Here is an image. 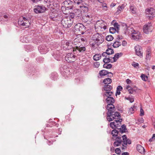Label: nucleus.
Listing matches in <instances>:
<instances>
[{
    "label": "nucleus",
    "mask_w": 155,
    "mask_h": 155,
    "mask_svg": "<svg viewBox=\"0 0 155 155\" xmlns=\"http://www.w3.org/2000/svg\"><path fill=\"white\" fill-rule=\"evenodd\" d=\"M106 109L108 110L107 113V120L109 121H111L114 119L120 117L119 113L115 111V107L113 104H108L106 107Z\"/></svg>",
    "instance_id": "nucleus-1"
},
{
    "label": "nucleus",
    "mask_w": 155,
    "mask_h": 155,
    "mask_svg": "<svg viewBox=\"0 0 155 155\" xmlns=\"http://www.w3.org/2000/svg\"><path fill=\"white\" fill-rule=\"evenodd\" d=\"M78 40V39L76 38L74 40V44L76 45L75 48L73 47L72 45L73 44L71 42H69L67 41H64V43L66 44V46L63 45V47L65 48V50H69L71 49V51H75L76 50H77L80 52H83L86 50L85 48L84 47H80L79 45V44L80 43L79 42L78 43V45H77L76 43Z\"/></svg>",
    "instance_id": "nucleus-2"
},
{
    "label": "nucleus",
    "mask_w": 155,
    "mask_h": 155,
    "mask_svg": "<svg viewBox=\"0 0 155 155\" xmlns=\"http://www.w3.org/2000/svg\"><path fill=\"white\" fill-rule=\"evenodd\" d=\"M73 21V18H71L70 15H69L62 18L61 23L64 27L69 28L72 25Z\"/></svg>",
    "instance_id": "nucleus-3"
},
{
    "label": "nucleus",
    "mask_w": 155,
    "mask_h": 155,
    "mask_svg": "<svg viewBox=\"0 0 155 155\" xmlns=\"http://www.w3.org/2000/svg\"><path fill=\"white\" fill-rule=\"evenodd\" d=\"M29 18L25 17H21L19 18L18 21L19 25L25 27V28L28 27L30 25Z\"/></svg>",
    "instance_id": "nucleus-4"
},
{
    "label": "nucleus",
    "mask_w": 155,
    "mask_h": 155,
    "mask_svg": "<svg viewBox=\"0 0 155 155\" xmlns=\"http://www.w3.org/2000/svg\"><path fill=\"white\" fill-rule=\"evenodd\" d=\"M92 38L97 45L102 43L104 40V37L103 36L98 33L92 36Z\"/></svg>",
    "instance_id": "nucleus-5"
},
{
    "label": "nucleus",
    "mask_w": 155,
    "mask_h": 155,
    "mask_svg": "<svg viewBox=\"0 0 155 155\" xmlns=\"http://www.w3.org/2000/svg\"><path fill=\"white\" fill-rule=\"evenodd\" d=\"M113 94L112 91L105 92L104 93L103 96L104 97H107L106 99L107 103L109 104H113L115 102V100L111 96Z\"/></svg>",
    "instance_id": "nucleus-6"
},
{
    "label": "nucleus",
    "mask_w": 155,
    "mask_h": 155,
    "mask_svg": "<svg viewBox=\"0 0 155 155\" xmlns=\"http://www.w3.org/2000/svg\"><path fill=\"white\" fill-rule=\"evenodd\" d=\"M81 10L78 8L74 9L72 12L70 14V15L71 18H80L82 16V13Z\"/></svg>",
    "instance_id": "nucleus-7"
},
{
    "label": "nucleus",
    "mask_w": 155,
    "mask_h": 155,
    "mask_svg": "<svg viewBox=\"0 0 155 155\" xmlns=\"http://www.w3.org/2000/svg\"><path fill=\"white\" fill-rule=\"evenodd\" d=\"M106 23L102 20L97 21L95 25V27L100 29H103L104 30L107 28Z\"/></svg>",
    "instance_id": "nucleus-8"
},
{
    "label": "nucleus",
    "mask_w": 155,
    "mask_h": 155,
    "mask_svg": "<svg viewBox=\"0 0 155 155\" xmlns=\"http://www.w3.org/2000/svg\"><path fill=\"white\" fill-rule=\"evenodd\" d=\"M60 12L54 11L52 13L51 17L53 21H61L62 16L61 15L59 14Z\"/></svg>",
    "instance_id": "nucleus-9"
},
{
    "label": "nucleus",
    "mask_w": 155,
    "mask_h": 155,
    "mask_svg": "<svg viewBox=\"0 0 155 155\" xmlns=\"http://www.w3.org/2000/svg\"><path fill=\"white\" fill-rule=\"evenodd\" d=\"M122 137L123 139L122 142L123 143H122L123 147L122 148V150H124L126 148L127 144H131V141L130 139L127 138V136L125 135L122 136Z\"/></svg>",
    "instance_id": "nucleus-10"
},
{
    "label": "nucleus",
    "mask_w": 155,
    "mask_h": 155,
    "mask_svg": "<svg viewBox=\"0 0 155 155\" xmlns=\"http://www.w3.org/2000/svg\"><path fill=\"white\" fill-rule=\"evenodd\" d=\"M76 59V56L72 53H68L65 57V59L68 62H73Z\"/></svg>",
    "instance_id": "nucleus-11"
},
{
    "label": "nucleus",
    "mask_w": 155,
    "mask_h": 155,
    "mask_svg": "<svg viewBox=\"0 0 155 155\" xmlns=\"http://www.w3.org/2000/svg\"><path fill=\"white\" fill-rule=\"evenodd\" d=\"M136 54L140 58L143 57V50L142 48L139 45H137L134 47Z\"/></svg>",
    "instance_id": "nucleus-12"
},
{
    "label": "nucleus",
    "mask_w": 155,
    "mask_h": 155,
    "mask_svg": "<svg viewBox=\"0 0 155 155\" xmlns=\"http://www.w3.org/2000/svg\"><path fill=\"white\" fill-rule=\"evenodd\" d=\"M122 26L126 33L128 32L129 34L131 35L133 33V31H135V30H134L133 28L130 26L127 27V25L125 23L123 24Z\"/></svg>",
    "instance_id": "nucleus-13"
},
{
    "label": "nucleus",
    "mask_w": 155,
    "mask_h": 155,
    "mask_svg": "<svg viewBox=\"0 0 155 155\" xmlns=\"http://www.w3.org/2000/svg\"><path fill=\"white\" fill-rule=\"evenodd\" d=\"M152 29V26L151 23H148L144 25L143 27L144 32L148 34L149 32H151Z\"/></svg>",
    "instance_id": "nucleus-14"
},
{
    "label": "nucleus",
    "mask_w": 155,
    "mask_h": 155,
    "mask_svg": "<svg viewBox=\"0 0 155 155\" xmlns=\"http://www.w3.org/2000/svg\"><path fill=\"white\" fill-rule=\"evenodd\" d=\"M46 10V8L43 6H36L34 9V12L36 13H39L44 12Z\"/></svg>",
    "instance_id": "nucleus-15"
},
{
    "label": "nucleus",
    "mask_w": 155,
    "mask_h": 155,
    "mask_svg": "<svg viewBox=\"0 0 155 155\" xmlns=\"http://www.w3.org/2000/svg\"><path fill=\"white\" fill-rule=\"evenodd\" d=\"M74 28L78 33H81L83 31V29H84V26L82 24L78 23L75 25Z\"/></svg>",
    "instance_id": "nucleus-16"
},
{
    "label": "nucleus",
    "mask_w": 155,
    "mask_h": 155,
    "mask_svg": "<svg viewBox=\"0 0 155 155\" xmlns=\"http://www.w3.org/2000/svg\"><path fill=\"white\" fill-rule=\"evenodd\" d=\"M133 32L131 35L132 38L133 39L137 40L141 38V35L139 31L135 30V31H133Z\"/></svg>",
    "instance_id": "nucleus-17"
},
{
    "label": "nucleus",
    "mask_w": 155,
    "mask_h": 155,
    "mask_svg": "<svg viewBox=\"0 0 155 155\" xmlns=\"http://www.w3.org/2000/svg\"><path fill=\"white\" fill-rule=\"evenodd\" d=\"M112 139L113 140H115L114 143V146L115 147H117L121 145L122 142V140L121 137L117 136L116 137L115 139L114 138Z\"/></svg>",
    "instance_id": "nucleus-18"
},
{
    "label": "nucleus",
    "mask_w": 155,
    "mask_h": 155,
    "mask_svg": "<svg viewBox=\"0 0 155 155\" xmlns=\"http://www.w3.org/2000/svg\"><path fill=\"white\" fill-rule=\"evenodd\" d=\"M146 14L150 18H153L155 16V10L153 8H150L146 10Z\"/></svg>",
    "instance_id": "nucleus-19"
},
{
    "label": "nucleus",
    "mask_w": 155,
    "mask_h": 155,
    "mask_svg": "<svg viewBox=\"0 0 155 155\" xmlns=\"http://www.w3.org/2000/svg\"><path fill=\"white\" fill-rule=\"evenodd\" d=\"M48 48H47L45 45H40L38 47V49L40 52L42 54H44L47 53L48 51Z\"/></svg>",
    "instance_id": "nucleus-20"
},
{
    "label": "nucleus",
    "mask_w": 155,
    "mask_h": 155,
    "mask_svg": "<svg viewBox=\"0 0 155 155\" xmlns=\"http://www.w3.org/2000/svg\"><path fill=\"white\" fill-rule=\"evenodd\" d=\"M122 121V119H119V120H118V121H116V122L117 123V124L115 125V123L113 122L110 123V127L112 129H114L115 127H120V125H121V122Z\"/></svg>",
    "instance_id": "nucleus-21"
},
{
    "label": "nucleus",
    "mask_w": 155,
    "mask_h": 155,
    "mask_svg": "<svg viewBox=\"0 0 155 155\" xmlns=\"http://www.w3.org/2000/svg\"><path fill=\"white\" fill-rule=\"evenodd\" d=\"M73 2L70 0H66L63 2L64 6L62 7H66L69 8H73L72 4Z\"/></svg>",
    "instance_id": "nucleus-22"
},
{
    "label": "nucleus",
    "mask_w": 155,
    "mask_h": 155,
    "mask_svg": "<svg viewBox=\"0 0 155 155\" xmlns=\"http://www.w3.org/2000/svg\"><path fill=\"white\" fill-rule=\"evenodd\" d=\"M114 53V51L113 49L111 48H108L106 51L103 53L102 54V56H106L109 55L111 54H112Z\"/></svg>",
    "instance_id": "nucleus-23"
},
{
    "label": "nucleus",
    "mask_w": 155,
    "mask_h": 155,
    "mask_svg": "<svg viewBox=\"0 0 155 155\" xmlns=\"http://www.w3.org/2000/svg\"><path fill=\"white\" fill-rule=\"evenodd\" d=\"M136 148L137 150L141 153L143 154L145 152V150L144 148L140 145H137Z\"/></svg>",
    "instance_id": "nucleus-24"
},
{
    "label": "nucleus",
    "mask_w": 155,
    "mask_h": 155,
    "mask_svg": "<svg viewBox=\"0 0 155 155\" xmlns=\"http://www.w3.org/2000/svg\"><path fill=\"white\" fill-rule=\"evenodd\" d=\"M103 57L105 58H104L103 60V62L105 64H107L110 62H111V61H112V59L111 58V57H109V55H106V56H102Z\"/></svg>",
    "instance_id": "nucleus-25"
},
{
    "label": "nucleus",
    "mask_w": 155,
    "mask_h": 155,
    "mask_svg": "<svg viewBox=\"0 0 155 155\" xmlns=\"http://www.w3.org/2000/svg\"><path fill=\"white\" fill-rule=\"evenodd\" d=\"M109 73L111 74V75L110 76V77H112L113 76V74L111 73L108 72L107 71L105 70H102L100 71L99 74L100 76H105Z\"/></svg>",
    "instance_id": "nucleus-26"
},
{
    "label": "nucleus",
    "mask_w": 155,
    "mask_h": 155,
    "mask_svg": "<svg viewBox=\"0 0 155 155\" xmlns=\"http://www.w3.org/2000/svg\"><path fill=\"white\" fill-rule=\"evenodd\" d=\"M72 8H69L66 7H64L62 6L61 9L63 13L65 15L68 14L70 13L69 10L72 9Z\"/></svg>",
    "instance_id": "nucleus-27"
},
{
    "label": "nucleus",
    "mask_w": 155,
    "mask_h": 155,
    "mask_svg": "<svg viewBox=\"0 0 155 155\" xmlns=\"http://www.w3.org/2000/svg\"><path fill=\"white\" fill-rule=\"evenodd\" d=\"M91 18V15H90L87 14L82 17V21L84 22H87L88 21H89Z\"/></svg>",
    "instance_id": "nucleus-28"
},
{
    "label": "nucleus",
    "mask_w": 155,
    "mask_h": 155,
    "mask_svg": "<svg viewBox=\"0 0 155 155\" xmlns=\"http://www.w3.org/2000/svg\"><path fill=\"white\" fill-rule=\"evenodd\" d=\"M135 110H136V107L135 105H133L129 109L127 114L128 115H130L133 114Z\"/></svg>",
    "instance_id": "nucleus-29"
},
{
    "label": "nucleus",
    "mask_w": 155,
    "mask_h": 155,
    "mask_svg": "<svg viewBox=\"0 0 155 155\" xmlns=\"http://www.w3.org/2000/svg\"><path fill=\"white\" fill-rule=\"evenodd\" d=\"M103 88L106 92L111 91H110L112 89V87L110 85L107 84L105 85L104 86Z\"/></svg>",
    "instance_id": "nucleus-30"
},
{
    "label": "nucleus",
    "mask_w": 155,
    "mask_h": 155,
    "mask_svg": "<svg viewBox=\"0 0 155 155\" xmlns=\"http://www.w3.org/2000/svg\"><path fill=\"white\" fill-rule=\"evenodd\" d=\"M120 54H121V53H117L114 55L113 57H111V58L112 59V61H111V62L113 63L116 62L119 57Z\"/></svg>",
    "instance_id": "nucleus-31"
},
{
    "label": "nucleus",
    "mask_w": 155,
    "mask_h": 155,
    "mask_svg": "<svg viewBox=\"0 0 155 155\" xmlns=\"http://www.w3.org/2000/svg\"><path fill=\"white\" fill-rule=\"evenodd\" d=\"M124 8V7L123 4L121 6H119L117 8V10L116 12V14L117 15L119 14L121 11H123Z\"/></svg>",
    "instance_id": "nucleus-32"
},
{
    "label": "nucleus",
    "mask_w": 155,
    "mask_h": 155,
    "mask_svg": "<svg viewBox=\"0 0 155 155\" xmlns=\"http://www.w3.org/2000/svg\"><path fill=\"white\" fill-rule=\"evenodd\" d=\"M112 82V79L109 78L104 79L103 81V82L105 84H110Z\"/></svg>",
    "instance_id": "nucleus-33"
},
{
    "label": "nucleus",
    "mask_w": 155,
    "mask_h": 155,
    "mask_svg": "<svg viewBox=\"0 0 155 155\" xmlns=\"http://www.w3.org/2000/svg\"><path fill=\"white\" fill-rule=\"evenodd\" d=\"M131 12L132 14H136L137 13V8L133 6H131L130 8Z\"/></svg>",
    "instance_id": "nucleus-34"
},
{
    "label": "nucleus",
    "mask_w": 155,
    "mask_h": 155,
    "mask_svg": "<svg viewBox=\"0 0 155 155\" xmlns=\"http://www.w3.org/2000/svg\"><path fill=\"white\" fill-rule=\"evenodd\" d=\"M102 55L100 54H96L93 56V59L95 61L99 60L101 58Z\"/></svg>",
    "instance_id": "nucleus-35"
},
{
    "label": "nucleus",
    "mask_w": 155,
    "mask_h": 155,
    "mask_svg": "<svg viewBox=\"0 0 155 155\" xmlns=\"http://www.w3.org/2000/svg\"><path fill=\"white\" fill-rule=\"evenodd\" d=\"M118 131L116 129H114L112 130L111 132V134L112 135L113 137H116L118 136Z\"/></svg>",
    "instance_id": "nucleus-36"
},
{
    "label": "nucleus",
    "mask_w": 155,
    "mask_h": 155,
    "mask_svg": "<svg viewBox=\"0 0 155 155\" xmlns=\"http://www.w3.org/2000/svg\"><path fill=\"white\" fill-rule=\"evenodd\" d=\"M121 43L119 41H115L113 43V46L114 48H117L121 45Z\"/></svg>",
    "instance_id": "nucleus-37"
},
{
    "label": "nucleus",
    "mask_w": 155,
    "mask_h": 155,
    "mask_svg": "<svg viewBox=\"0 0 155 155\" xmlns=\"http://www.w3.org/2000/svg\"><path fill=\"white\" fill-rule=\"evenodd\" d=\"M126 126L124 124L123 125L120 129V132L121 134L124 133L126 131Z\"/></svg>",
    "instance_id": "nucleus-38"
},
{
    "label": "nucleus",
    "mask_w": 155,
    "mask_h": 155,
    "mask_svg": "<svg viewBox=\"0 0 155 155\" xmlns=\"http://www.w3.org/2000/svg\"><path fill=\"white\" fill-rule=\"evenodd\" d=\"M151 58V52L150 51H147L146 52V59L150 60Z\"/></svg>",
    "instance_id": "nucleus-39"
},
{
    "label": "nucleus",
    "mask_w": 155,
    "mask_h": 155,
    "mask_svg": "<svg viewBox=\"0 0 155 155\" xmlns=\"http://www.w3.org/2000/svg\"><path fill=\"white\" fill-rule=\"evenodd\" d=\"M103 67L107 69H109L112 67V65L111 64H104L103 65Z\"/></svg>",
    "instance_id": "nucleus-40"
},
{
    "label": "nucleus",
    "mask_w": 155,
    "mask_h": 155,
    "mask_svg": "<svg viewBox=\"0 0 155 155\" xmlns=\"http://www.w3.org/2000/svg\"><path fill=\"white\" fill-rule=\"evenodd\" d=\"M114 38L112 35H107L106 37V40L108 41H111L113 40Z\"/></svg>",
    "instance_id": "nucleus-41"
},
{
    "label": "nucleus",
    "mask_w": 155,
    "mask_h": 155,
    "mask_svg": "<svg viewBox=\"0 0 155 155\" xmlns=\"http://www.w3.org/2000/svg\"><path fill=\"white\" fill-rule=\"evenodd\" d=\"M140 77L142 80L144 81H146L148 80V77L144 74H142Z\"/></svg>",
    "instance_id": "nucleus-42"
},
{
    "label": "nucleus",
    "mask_w": 155,
    "mask_h": 155,
    "mask_svg": "<svg viewBox=\"0 0 155 155\" xmlns=\"http://www.w3.org/2000/svg\"><path fill=\"white\" fill-rule=\"evenodd\" d=\"M117 31L116 29L113 27H110L109 29V31L110 33L114 34Z\"/></svg>",
    "instance_id": "nucleus-43"
},
{
    "label": "nucleus",
    "mask_w": 155,
    "mask_h": 155,
    "mask_svg": "<svg viewBox=\"0 0 155 155\" xmlns=\"http://www.w3.org/2000/svg\"><path fill=\"white\" fill-rule=\"evenodd\" d=\"M75 3L79 5L83 2V0H73Z\"/></svg>",
    "instance_id": "nucleus-44"
},
{
    "label": "nucleus",
    "mask_w": 155,
    "mask_h": 155,
    "mask_svg": "<svg viewBox=\"0 0 155 155\" xmlns=\"http://www.w3.org/2000/svg\"><path fill=\"white\" fill-rule=\"evenodd\" d=\"M100 65V63L99 62H96L94 64V67L97 68Z\"/></svg>",
    "instance_id": "nucleus-45"
},
{
    "label": "nucleus",
    "mask_w": 155,
    "mask_h": 155,
    "mask_svg": "<svg viewBox=\"0 0 155 155\" xmlns=\"http://www.w3.org/2000/svg\"><path fill=\"white\" fill-rule=\"evenodd\" d=\"M132 65L134 66V68H137V67H138L139 64L137 63L134 62L132 64Z\"/></svg>",
    "instance_id": "nucleus-46"
},
{
    "label": "nucleus",
    "mask_w": 155,
    "mask_h": 155,
    "mask_svg": "<svg viewBox=\"0 0 155 155\" xmlns=\"http://www.w3.org/2000/svg\"><path fill=\"white\" fill-rule=\"evenodd\" d=\"M129 91L130 94H132L134 93V92H136V89L135 88H131V90H130V91Z\"/></svg>",
    "instance_id": "nucleus-47"
},
{
    "label": "nucleus",
    "mask_w": 155,
    "mask_h": 155,
    "mask_svg": "<svg viewBox=\"0 0 155 155\" xmlns=\"http://www.w3.org/2000/svg\"><path fill=\"white\" fill-rule=\"evenodd\" d=\"M114 25L115 28L116 29V30H117V31L118 30L119 27V25L117 23H115L114 24Z\"/></svg>",
    "instance_id": "nucleus-48"
},
{
    "label": "nucleus",
    "mask_w": 155,
    "mask_h": 155,
    "mask_svg": "<svg viewBox=\"0 0 155 155\" xmlns=\"http://www.w3.org/2000/svg\"><path fill=\"white\" fill-rule=\"evenodd\" d=\"M120 150L119 148H117L115 150V152L117 154H120Z\"/></svg>",
    "instance_id": "nucleus-49"
},
{
    "label": "nucleus",
    "mask_w": 155,
    "mask_h": 155,
    "mask_svg": "<svg viewBox=\"0 0 155 155\" xmlns=\"http://www.w3.org/2000/svg\"><path fill=\"white\" fill-rule=\"evenodd\" d=\"M144 115V112L142 108H141L140 109V115L141 116H143Z\"/></svg>",
    "instance_id": "nucleus-50"
},
{
    "label": "nucleus",
    "mask_w": 155,
    "mask_h": 155,
    "mask_svg": "<svg viewBox=\"0 0 155 155\" xmlns=\"http://www.w3.org/2000/svg\"><path fill=\"white\" fill-rule=\"evenodd\" d=\"M123 89L122 87L121 86H118L117 88V90L121 91Z\"/></svg>",
    "instance_id": "nucleus-51"
},
{
    "label": "nucleus",
    "mask_w": 155,
    "mask_h": 155,
    "mask_svg": "<svg viewBox=\"0 0 155 155\" xmlns=\"http://www.w3.org/2000/svg\"><path fill=\"white\" fill-rule=\"evenodd\" d=\"M128 100L131 103H132L134 101V99L133 97H130L128 98Z\"/></svg>",
    "instance_id": "nucleus-52"
},
{
    "label": "nucleus",
    "mask_w": 155,
    "mask_h": 155,
    "mask_svg": "<svg viewBox=\"0 0 155 155\" xmlns=\"http://www.w3.org/2000/svg\"><path fill=\"white\" fill-rule=\"evenodd\" d=\"M40 1H41L43 3L45 4L48 3V0H40Z\"/></svg>",
    "instance_id": "nucleus-53"
},
{
    "label": "nucleus",
    "mask_w": 155,
    "mask_h": 155,
    "mask_svg": "<svg viewBox=\"0 0 155 155\" xmlns=\"http://www.w3.org/2000/svg\"><path fill=\"white\" fill-rule=\"evenodd\" d=\"M80 80L78 79H75L74 82L75 84H78Z\"/></svg>",
    "instance_id": "nucleus-54"
},
{
    "label": "nucleus",
    "mask_w": 155,
    "mask_h": 155,
    "mask_svg": "<svg viewBox=\"0 0 155 155\" xmlns=\"http://www.w3.org/2000/svg\"><path fill=\"white\" fill-rule=\"evenodd\" d=\"M120 91L117 90L116 91V92L115 95L117 96V95H120Z\"/></svg>",
    "instance_id": "nucleus-55"
},
{
    "label": "nucleus",
    "mask_w": 155,
    "mask_h": 155,
    "mask_svg": "<svg viewBox=\"0 0 155 155\" xmlns=\"http://www.w3.org/2000/svg\"><path fill=\"white\" fill-rule=\"evenodd\" d=\"M126 81L127 83V84H130V83H131V80H130L129 79H127L126 80Z\"/></svg>",
    "instance_id": "nucleus-56"
},
{
    "label": "nucleus",
    "mask_w": 155,
    "mask_h": 155,
    "mask_svg": "<svg viewBox=\"0 0 155 155\" xmlns=\"http://www.w3.org/2000/svg\"><path fill=\"white\" fill-rule=\"evenodd\" d=\"M131 87L129 85L127 86L126 88L127 89L128 91H130V90H131Z\"/></svg>",
    "instance_id": "nucleus-57"
},
{
    "label": "nucleus",
    "mask_w": 155,
    "mask_h": 155,
    "mask_svg": "<svg viewBox=\"0 0 155 155\" xmlns=\"http://www.w3.org/2000/svg\"><path fill=\"white\" fill-rule=\"evenodd\" d=\"M97 44L96 43H95V42L94 41V42H93L92 43H90V45H91L92 47H95V44Z\"/></svg>",
    "instance_id": "nucleus-58"
},
{
    "label": "nucleus",
    "mask_w": 155,
    "mask_h": 155,
    "mask_svg": "<svg viewBox=\"0 0 155 155\" xmlns=\"http://www.w3.org/2000/svg\"><path fill=\"white\" fill-rule=\"evenodd\" d=\"M127 43L125 41H123L122 43V45L123 46H125L127 44Z\"/></svg>",
    "instance_id": "nucleus-59"
},
{
    "label": "nucleus",
    "mask_w": 155,
    "mask_h": 155,
    "mask_svg": "<svg viewBox=\"0 0 155 155\" xmlns=\"http://www.w3.org/2000/svg\"><path fill=\"white\" fill-rule=\"evenodd\" d=\"M117 39L119 40L120 39H123V37L122 36L118 35L117 36Z\"/></svg>",
    "instance_id": "nucleus-60"
},
{
    "label": "nucleus",
    "mask_w": 155,
    "mask_h": 155,
    "mask_svg": "<svg viewBox=\"0 0 155 155\" xmlns=\"http://www.w3.org/2000/svg\"><path fill=\"white\" fill-rule=\"evenodd\" d=\"M31 1L34 3H37L40 0H31Z\"/></svg>",
    "instance_id": "nucleus-61"
},
{
    "label": "nucleus",
    "mask_w": 155,
    "mask_h": 155,
    "mask_svg": "<svg viewBox=\"0 0 155 155\" xmlns=\"http://www.w3.org/2000/svg\"><path fill=\"white\" fill-rule=\"evenodd\" d=\"M122 155H129V153L127 152H124L122 153Z\"/></svg>",
    "instance_id": "nucleus-62"
},
{
    "label": "nucleus",
    "mask_w": 155,
    "mask_h": 155,
    "mask_svg": "<svg viewBox=\"0 0 155 155\" xmlns=\"http://www.w3.org/2000/svg\"><path fill=\"white\" fill-rule=\"evenodd\" d=\"M106 6H107V5H106V4H105V3L103 4L101 6H102L101 8H104V7H106Z\"/></svg>",
    "instance_id": "nucleus-63"
},
{
    "label": "nucleus",
    "mask_w": 155,
    "mask_h": 155,
    "mask_svg": "<svg viewBox=\"0 0 155 155\" xmlns=\"http://www.w3.org/2000/svg\"><path fill=\"white\" fill-rule=\"evenodd\" d=\"M103 10L104 11H107V6L102 8Z\"/></svg>",
    "instance_id": "nucleus-64"
}]
</instances>
